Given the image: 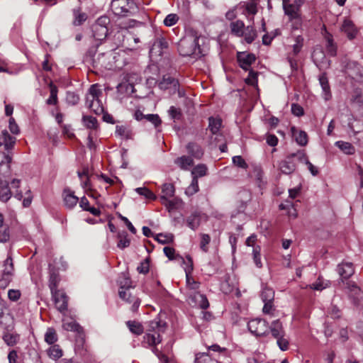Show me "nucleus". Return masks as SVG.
<instances>
[{"instance_id":"f257e3e1","label":"nucleus","mask_w":363,"mask_h":363,"mask_svg":"<svg viewBox=\"0 0 363 363\" xmlns=\"http://www.w3.org/2000/svg\"><path fill=\"white\" fill-rule=\"evenodd\" d=\"M12 157L4 152H0V201L7 202L12 196L9 182L5 179L11 174V162Z\"/></svg>"},{"instance_id":"f03ea898","label":"nucleus","mask_w":363,"mask_h":363,"mask_svg":"<svg viewBox=\"0 0 363 363\" xmlns=\"http://www.w3.org/2000/svg\"><path fill=\"white\" fill-rule=\"evenodd\" d=\"M200 38L189 36L182 39L178 44V52L183 57H191L198 59L204 55L203 49L199 45Z\"/></svg>"},{"instance_id":"7ed1b4c3","label":"nucleus","mask_w":363,"mask_h":363,"mask_svg":"<svg viewBox=\"0 0 363 363\" xmlns=\"http://www.w3.org/2000/svg\"><path fill=\"white\" fill-rule=\"evenodd\" d=\"M167 328V323L156 317L150 321L147 333L143 337L144 342L149 346H155L162 341L161 334L164 333Z\"/></svg>"},{"instance_id":"20e7f679","label":"nucleus","mask_w":363,"mask_h":363,"mask_svg":"<svg viewBox=\"0 0 363 363\" xmlns=\"http://www.w3.org/2000/svg\"><path fill=\"white\" fill-rule=\"evenodd\" d=\"M101 94L102 91L99 84H94L90 86L86 95V104L96 115L104 113V106L99 99Z\"/></svg>"},{"instance_id":"39448f33","label":"nucleus","mask_w":363,"mask_h":363,"mask_svg":"<svg viewBox=\"0 0 363 363\" xmlns=\"http://www.w3.org/2000/svg\"><path fill=\"white\" fill-rule=\"evenodd\" d=\"M249 331L255 336H267L269 334L268 323L262 318L250 320L247 323Z\"/></svg>"},{"instance_id":"423d86ee","label":"nucleus","mask_w":363,"mask_h":363,"mask_svg":"<svg viewBox=\"0 0 363 363\" xmlns=\"http://www.w3.org/2000/svg\"><path fill=\"white\" fill-rule=\"evenodd\" d=\"M345 73L352 80L362 82H363V67L355 61L343 62Z\"/></svg>"},{"instance_id":"0eeeda50","label":"nucleus","mask_w":363,"mask_h":363,"mask_svg":"<svg viewBox=\"0 0 363 363\" xmlns=\"http://www.w3.org/2000/svg\"><path fill=\"white\" fill-rule=\"evenodd\" d=\"M133 3L128 0H112L111 6L115 15L127 16L130 13V9Z\"/></svg>"},{"instance_id":"6e6552de","label":"nucleus","mask_w":363,"mask_h":363,"mask_svg":"<svg viewBox=\"0 0 363 363\" xmlns=\"http://www.w3.org/2000/svg\"><path fill=\"white\" fill-rule=\"evenodd\" d=\"M347 289L352 303L356 306H363V292L354 282H347Z\"/></svg>"},{"instance_id":"1a4fd4ad","label":"nucleus","mask_w":363,"mask_h":363,"mask_svg":"<svg viewBox=\"0 0 363 363\" xmlns=\"http://www.w3.org/2000/svg\"><path fill=\"white\" fill-rule=\"evenodd\" d=\"M125 289V286H121L119 289L118 295L119 297L127 303L132 304L131 311L136 312L140 305V300L135 296L132 295L130 292V289Z\"/></svg>"},{"instance_id":"9d476101","label":"nucleus","mask_w":363,"mask_h":363,"mask_svg":"<svg viewBox=\"0 0 363 363\" xmlns=\"http://www.w3.org/2000/svg\"><path fill=\"white\" fill-rule=\"evenodd\" d=\"M62 328L67 331L75 333L79 338H84V333L83 328L72 318L66 317L63 318Z\"/></svg>"},{"instance_id":"9b49d317","label":"nucleus","mask_w":363,"mask_h":363,"mask_svg":"<svg viewBox=\"0 0 363 363\" xmlns=\"http://www.w3.org/2000/svg\"><path fill=\"white\" fill-rule=\"evenodd\" d=\"M60 294H52V300L55 303L56 308L60 312L64 313L67 309L68 297L65 292L59 290Z\"/></svg>"},{"instance_id":"f8f14e48","label":"nucleus","mask_w":363,"mask_h":363,"mask_svg":"<svg viewBox=\"0 0 363 363\" xmlns=\"http://www.w3.org/2000/svg\"><path fill=\"white\" fill-rule=\"evenodd\" d=\"M256 60L255 55L252 53L238 52V62L240 67L247 71L250 70V67Z\"/></svg>"},{"instance_id":"ddd939ff","label":"nucleus","mask_w":363,"mask_h":363,"mask_svg":"<svg viewBox=\"0 0 363 363\" xmlns=\"http://www.w3.org/2000/svg\"><path fill=\"white\" fill-rule=\"evenodd\" d=\"M337 272L342 280L347 279L354 273L353 264L350 262H342L337 265Z\"/></svg>"},{"instance_id":"4468645a","label":"nucleus","mask_w":363,"mask_h":363,"mask_svg":"<svg viewBox=\"0 0 363 363\" xmlns=\"http://www.w3.org/2000/svg\"><path fill=\"white\" fill-rule=\"evenodd\" d=\"M279 167L283 174H290L296 169V162L291 156L289 155L284 160L280 162Z\"/></svg>"},{"instance_id":"2eb2a0df","label":"nucleus","mask_w":363,"mask_h":363,"mask_svg":"<svg viewBox=\"0 0 363 363\" xmlns=\"http://www.w3.org/2000/svg\"><path fill=\"white\" fill-rule=\"evenodd\" d=\"M186 148L190 157L197 160L201 159L204 154V150L201 146L195 142H189Z\"/></svg>"},{"instance_id":"dca6fc26","label":"nucleus","mask_w":363,"mask_h":363,"mask_svg":"<svg viewBox=\"0 0 363 363\" xmlns=\"http://www.w3.org/2000/svg\"><path fill=\"white\" fill-rule=\"evenodd\" d=\"M341 30L344 32L350 40L354 39L357 34V29L353 22L345 18L342 23Z\"/></svg>"},{"instance_id":"f3484780","label":"nucleus","mask_w":363,"mask_h":363,"mask_svg":"<svg viewBox=\"0 0 363 363\" xmlns=\"http://www.w3.org/2000/svg\"><path fill=\"white\" fill-rule=\"evenodd\" d=\"M1 139L2 141L0 140V146L4 145L5 150L7 151V152L4 153L9 154L11 157L10 150L13 148L16 143V138L10 135L9 133L5 130L2 131V138H0V140Z\"/></svg>"},{"instance_id":"a211bd4d","label":"nucleus","mask_w":363,"mask_h":363,"mask_svg":"<svg viewBox=\"0 0 363 363\" xmlns=\"http://www.w3.org/2000/svg\"><path fill=\"white\" fill-rule=\"evenodd\" d=\"M269 333L274 339L286 333L282 323L279 320H273L270 325H269Z\"/></svg>"},{"instance_id":"6ab92c4d","label":"nucleus","mask_w":363,"mask_h":363,"mask_svg":"<svg viewBox=\"0 0 363 363\" xmlns=\"http://www.w3.org/2000/svg\"><path fill=\"white\" fill-rule=\"evenodd\" d=\"M179 86L177 79L170 76H164L162 79L159 82L158 86L162 90H166L169 88H173L177 90Z\"/></svg>"},{"instance_id":"aec40b11","label":"nucleus","mask_w":363,"mask_h":363,"mask_svg":"<svg viewBox=\"0 0 363 363\" xmlns=\"http://www.w3.org/2000/svg\"><path fill=\"white\" fill-rule=\"evenodd\" d=\"M201 222V213L199 211H194L186 218L187 226L195 231L198 229Z\"/></svg>"},{"instance_id":"412c9836","label":"nucleus","mask_w":363,"mask_h":363,"mask_svg":"<svg viewBox=\"0 0 363 363\" xmlns=\"http://www.w3.org/2000/svg\"><path fill=\"white\" fill-rule=\"evenodd\" d=\"M64 203L68 208H72L77 205L79 199L69 189H65L63 191Z\"/></svg>"},{"instance_id":"4be33fe9","label":"nucleus","mask_w":363,"mask_h":363,"mask_svg":"<svg viewBox=\"0 0 363 363\" xmlns=\"http://www.w3.org/2000/svg\"><path fill=\"white\" fill-rule=\"evenodd\" d=\"M282 4L284 13L288 16L291 20L296 18L298 16V7L296 5L290 4L289 0H282Z\"/></svg>"},{"instance_id":"5701e85b","label":"nucleus","mask_w":363,"mask_h":363,"mask_svg":"<svg viewBox=\"0 0 363 363\" xmlns=\"http://www.w3.org/2000/svg\"><path fill=\"white\" fill-rule=\"evenodd\" d=\"M174 164L181 169L188 171L190 167L194 165V160L190 156L183 155L176 158L174 160Z\"/></svg>"},{"instance_id":"b1692460","label":"nucleus","mask_w":363,"mask_h":363,"mask_svg":"<svg viewBox=\"0 0 363 363\" xmlns=\"http://www.w3.org/2000/svg\"><path fill=\"white\" fill-rule=\"evenodd\" d=\"M319 82L323 90V97L325 101L331 98L330 87L329 85L328 77L325 73L319 77Z\"/></svg>"},{"instance_id":"393cba45","label":"nucleus","mask_w":363,"mask_h":363,"mask_svg":"<svg viewBox=\"0 0 363 363\" xmlns=\"http://www.w3.org/2000/svg\"><path fill=\"white\" fill-rule=\"evenodd\" d=\"M245 26L242 21L237 20L230 23V33L236 37H242Z\"/></svg>"},{"instance_id":"a878e982","label":"nucleus","mask_w":363,"mask_h":363,"mask_svg":"<svg viewBox=\"0 0 363 363\" xmlns=\"http://www.w3.org/2000/svg\"><path fill=\"white\" fill-rule=\"evenodd\" d=\"M242 37L247 44H251L257 38V31L253 26L245 27Z\"/></svg>"},{"instance_id":"bb28decb","label":"nucleus","mask_w":363,"mask_h":363,"mask_svg":"<svg viewBox=\"0 0 363 363\" xmlns=\"http://www.w3.org/2000/svg\"><path fill=\"white\" fill-rule=\"evenodd\" d=\"M175 192L174 186L171 183H165L162 186V195L160 196V201L174 196Z\"/></svg>"},{"instance_id":"cd10ccee","label":"nucleus","mask_w":363,"mask_h":363,"mask_svg":"<svg viewBox=\"0 0 363 363\" xmlns=\"http://www.w3.org/2000/svg\"><path fill=\"white\" fill-rule=\"evenodd\" d=\"M162 204L164 205L169 212H171L175 209H177L182 204V201L178 198H170L166 199L161 201Z\"/></svg>"},{"instance_id":"c85d7f7f","label":"nucleus","mask_w":363,"mask_h":363,"mask_svg":"<svg viewBox=\"0 0 363 363\" xmlns=\"http://www.w3.org/2000/svg\"><path fill=\"white\" fill-rule=\"evenodd\" d=\"M293 136L295 138L296 142L300 146H306L308 143V135L307 133L303 130H295L294 128H292Z\"/></svg>"},{"instance_id":"c756f323","label":"nucleus","mask_w":363,"mask_h":363,"mask_svg":"<svg viewBox=\"0 0 363 363\" xmlns=\"http://www.w3.org/2000/svg\"><path fill=\"white\" fill-rule=\"evenodd\" d=\"M221 125V119L212 116L208 118V129L213 135H216L219 132Z\"/></svg>"},{"instance_id":"7c9ffc66","label":"nucleus","mask_w":363,"mask_h":363,"mask_svg":"<svg viewBox=\"0 0 363 363\" xmlns=\"http://www.w3.org/2000/svg\"><path fill=\"white\" fill-rule=\"evenodd\" d=\"M335 146L347 155H353L355 152L354 146L348 142L339 140L335 143Z\"/></svg>"},{"instance_id":"2f4dec72","label":"nucleus","mask_w":363,"mask_h":363,"mask_svg":"<svg viewBox=\"0 0 363 363\" xmlns=\"http://www.w3.org/2000/svg\"><path fill=\"white\" fill-rule=\"evenodd\" d=\"M207 166L204 164H199L196 165L191 170V175L193 178L202 177L207 173Z\"/></svg>"},{"instance_id":"473e14b6","label":"nucleus","mask_w":363,"mask_h":363,"mask_svg":"<svg viewBox=\"0 0 363 363\" xmlns=\"http://www.w3.org/2000/svg\"><path fill=\"white\" fill-rule=\"evenodd\" d=\"M126 325L130 331L135 335H139L143 333V327L139 322L135 320H128L126 322Z\"/></svg>"},{"instance_id":"72a5a7b5","label":"nucleus","mask_w":363,"mask_h":363,"mask_svg":"<svg viewBox=\"0 0 363 363\" xmlns=\"http://www.w3.org/2000/svg\"><path fill=\"white\" fill-rule=\"evenodd\" d=\"M115 133L121 138L128 140L131 138V130L124 125H116Z\"/></svg>"},{"instance_id":"f704fd0d","label":"nucleus","mask_w":363,"mask_h":363,"mask_svg":"<svg viewBox=\"0 0 363 363\" xmlns=\"http://www.w3.org/2000/svg\"><path fill=\"white\" fill-rule=\"evenodd\" d=\"M194 299L201 309H206L209 307V303L206 296L200 293H196L194 296Z\"/></svg>"},{"instance_id":"c9c22d12","label":"nucleus","mask_w":363,"mask_h":363,"mask_svg":"<svg viewBox=\"0 0 363 363\" xmlns=\"http://www.w3.org/2000/svg\"><path fill=\"white\" fill-rule=\"evenodd\" d=\"M59 281V278L57 274L55 273H51L50 275V279H49V288L51 291V294H60L57 289V284Z\"/></svg>"},{"instance_id":"e433bc0d","label":"nucleus","mask_w":363,"mask_h":363,"mask_svg":"<svg viewBox=\"0 0 363 363\" xmlns=\"http://www.w3.org/2000/svg\"><path fill=\"white\" fill-rule=\"evenodd\" d=\"M330 284V281L325 280L319 277L318 279L311 284V288L316 291H322L328 287Z\"/></svg>"},{"instance_id":"4c0bfd02","label":"nucleus","mask_w":363,"mask_h":363,"mask_svg":"<svg viewBox=\"0 0 363 363\" xmlns=\"http://www.w3.org/2000/svg\"><path fill=\"white\" fill-rule=\"evenodd\" d=\"M50 95L47 99L46 103L48 105H55L57 103V88L52 82L50 84Z\"/></svg>"},{"instance_id":"58836bf2","label":"nucleus","mask_w":363,"mask_h":363,"mask_svg":"<svg viewBox=\"0 0 363 363\" xmlns=\"http://www.w3.org/2000/svg\"><path fill=\"white\" fill-rule=\"evenodd\" d=\"M93 35L97 40H102L106 38L108 35V28L99 27L93 28Z\"/></svg>"},{"instance_id":"ea45409f","label":"nucleus","mask_w":363,"mask_h":363,"mask_svg":"<svg viewBox=\"0 0 363 363\" xmlns=\"http://www.w3.org/2000/svg\"><path fill=\"white\" fill-rule=\"evenodd\" d=\"M326 50L328 54L330 56H335L337 54V47L333 42V37L330 35H328L326 37Z\"/></svg>"},{"instance_id":"a19ab883","label":"nucleus","mask_w":363,"mask_h":363,"mask_svg":"<svg viewBox=\"0 0 363 363\" xmlns=\"http://www.w3.org/2000/svg\"><path fill=\"white\" fill-rule=\"evenodd\" d=\"M48 354L50 358L57 359L62 356V350L59 345H54L48 350Z\"/></svg>"},{"instance_id":"79ce46f5","label":"nucleus","mask_w":363,"mask_h":363,"mask_svg":"<svg viewBox=\"0 0 363 363\" xmlns=\"http://www.w3.org/2000/svg\"><path fill=\"white\" fill-rule=\"evenodd\" d=\"M260 296L263 302L273 301L274 291L272 289L268 287L263 288Z\"/></svg>"},{"instance_id":"37998d69","label":"nucleus","mask_w":363,"mask_h":363,"mask_svg":"<svg viewBox=\"0 0 363 363\" xmlns=\"http://www.w3.org/2000/svg\"><path fill=\"white\" fill-rule=\"evenodd\" d=\"M57 336L55 330L52 328H48L45 334V341L49 345H52L57 342Z\"/></svg>"},{"instance_id":"c03bdc74","label":"nucleus","mask_w":363,"mask_h":363,"mask_svg":"<svg viewBox=\"0 0 363 363\" xmlns=\"http://www.w3.org/2000/svg\"><path fill=\"white\" fill-rule=\"evenodd\" d=\"M3 339L7 345L13 346L18 342L19 335L16 333H6L4 335Z\"/></svg>"},{"instance_id":"a18cd8bd","label":"nucleus","mask_w":363,"mask_h":363,"mask_svg":"<svg viewBox=\"0 0 363 363\" xmlns=\"http://www.w3.org/2000/svg\"><path fill=\"white\" fill-rule=\"evenodd\" d=\"M118 238H120V240L117 244V247L121 250H123L125 247H128L130 245V240L128 238V234L125 231H123V233L118 234Z\"/></svg>"},{"instance_id":"49530a36","label":"nucleus","mask_w":363,"mask_h":363,"mask_svg":"<svg viewBox=\"0 0 363 363\" xmlns=\"http://www.w3.org/2000/svg\"><path fill=\"white\" fill-rule=\"evenodd\" d=\"M135 191L140 196H143L146 199L155 200L157 196L155 194L146 187H138L135 189Z\"/></svg>"},{"instance_id":"de8ad7c7","label":"nucleus","mask_w":363,"mask_h":363,"mask_svg":"<svg viewBox=\"0 0 363 363\" xmlns=\"http://www.w3.org/2000/svg\"><path fill=\"white\" fill-rule=\"evenodd\" d=\"M199 190L198 179L193 178L190 185L186 189L185 193L188 196H192Z\"/></svg>"},{"instance_id":"09e8293b","label":"nucleus","mask_w":363,"mask_h":363,"mask_svg":"<svg viewBox=\"0 0 363 363\" xmlns=\"http://www.w3.org/2000/svg\"><path fill=\"white\" fill-rule=\"evenodd\" d=\"M145 119L151 123L155 128H159L162 124V121L158 114H146Z\"/></svg>"},{"instance_id":"8fccbe9b","label":"nucleus","mask_w":363,"mask_h":363,"mask_svg":"<svg viewBox=\"0 0 363 363\" xmlns=\"http://www.w3.org/2000/svg\"><path fill=\"white\" fill-rule=\"evenodd\" d=\"M150 257H146L143 261H142L139 265L137 267V271L140 274H146L149 272L150 270Z\"/></svg>"},{"instance_id":"3c124183","label":"nucleus","mask_w":363,"mask_h":363,"mask_svg":"<svg viewBox=\"0 0 363 363\" xmlns=\"http://www.w3.org/2000/svg\"><path fill=\"white\" fill-rule=\"evenodd\" d=\"M276 340L277 345L281 351H286L289 349V341L286 336V333L284 335L276 338Z\"/></svg>"},{"instance_id":"603ef678","label":"nucleus","mask_w":363,"mask_h":363,"mask_svg":"<svg viewBox=\"0 0 363 363\" xmlns=\"http://www.w3.org/2000/svg\"><path fill=\"white\" fill-rule=\"evenodd\" d=\"M74 26H80L86 20V14L85 13H82L79 10H74Z\"/></svg>"},{"instance_id":"864d4df0","label":"nucleus","mask_w":363,"mask_h":363,"mask_svg":"<svg viewBox=\"0 0 363 363\" xmlns=\"http://www.w3.org/2000/svg\"><path fill=\"white\" fill-rule=\"evenodd\" d=\"M294 161H298L301 163H306V161H309L305 152L303 150H298L296 152L290 154Z\"/></svg>"},{"instance_id":"5fc2aeb1","label":"nucleus","mask_w":363,"mask_h":363,"mask_svg":"<svg viewBox=\"0 0 363 363\" xmlns=\"http://www.w3.org/2000/svg\"><path fill=\"white\" fill-rule=\"evenodd\" d=\"M294 161H298L301 163H306V161H309L305 152L303 150H298L296 152L290 154Z\"/></svg>"},{"instance_id":"6e6d98bb","label":"nucleus","mask_w":363,"mask_h":363,"mask_svg":"<svg viewBox=\"0 0 363 363\" xmlns=\"http://www.w3.org/2000/svg\"><path fill=\"white\" fill-rule=\"evenodd\" d=\"M13 272V263L11 257H8L4 262V274L11 275Z\"/></svg>"},{"instance_id":"4d7b16f0","label":"nucleus","mask_w":363,"mask_h":363,"mask_svg":"<svg viewBox=\"0 0 363 363\" xmlns=\"http://www.w3.org/2000/svg\"><path fill=\"white\" fill-rule=\"evenodd\" d=\"M10 239L9 228L6 225L0 227V242H6Z\"/></svg>"},{"instance_id":"13d9d810","label":"nucleus","mask_w":363,"mask_h":363,"mask_svg":"<svg viewBox=\"0 0 363 363\" xmlns=\"http://www.w3.org/2000/svg\"><path fill=\"white\" fill-rule=\"evenodd\" d=\"M210 242L211 237L208 234H201L200 248L203 252H207L208 251V245L210 243Z\"/></svg>"},{"instance_id":"bf43d9fd","label":"nucleus","mask_w":363,"mask_h":363,"mask_svg":"<svg viewBox=\"0 0 363 363\" xmlns=\"http://www.w3.org/2000/svg\"><path fill=\"white\" fill-rule=\"evenodd\" d=\"M83 122L88 128L95 129L97 127V120L91 116H84Z\"/></svg>"},{"instance_id":"052dcab7","label":"nucleus","mask_w":363,"mask_h":363,"mask_svg":"<svg viewBox=\"0 0 363 363\" xmlns=\"http://www.w3.org/2000/svg\"><path fill=\"white\" fill-rule=\"evenodd\" d=\"M179 16L176 13H169L164 19V24L167 27L175 25L179 21Z\"/></svg>"},{"instance_id":"680f3d73","label":"nucleus","mask_w":363,"mask_h":363,"mask_svg":"<svg viewBox=\"0 0 363 363\" xmlns=\"http://www.w3.org/2000/svg\"><path fill=\"white\" fill-rule=\"evenodd\" d=\"M351 101L352 103L357 104L359 106L363 105V96L360 89H356L354 90Z\"/></svg>"},{"instance_id":"e2e57ef3","label":"nucleus","mask_w":363,"mask_h":363,"mask_svg":"<svg viewBox=\"0 0 363 363\" xmlns=\"http://www.w3.org/2000/svg\"><path fill=\"white\" fill-rule=\"evenodd\" d=\"M168 114L171 119L176 121L179 120L182 117V111L179 108H177L174 106L169 107L168 110Z\"/></svg>"},{"instance_id":"0e129e2a","label":"nucleus","mask_w":363,"mask_h":363,"mask_svg":"<svg viewBox=\"0 0 363 363\" xmlns=\"http://www.w3.org/2000/svg\"><path fill=\"white\" fill-rule=\"evenodd\" d=\"M232 161L235 166L243 169H247L248 167V164H247L245 160L240 155L233 157Z\"/></svg>"},{"instance_id":"69168bd1","label":"nucleus","mask_w":363,"mask_h":363,"mask_svg":"<svg viewBox=\"0 0 363 363\" xmlns=\"http://www.w3.org/2000/svg\"><path fill=\"white\" fill-rule=\"evenodd\" d=\"M110 23V19L106 16H102L97 18L93 28L102 27L107 28V26Z\"/></svg>"},{"instance_id":"338daca9","label":"nucleus","mask_w":363,"mask_h":363,"mask_svg":"<svg viewBox=\"0 0 363 363\" xmlns=\"http://www.w3.org/2000/svg\"><path fill=\"white\" fill-rule=\"evenodd\" d=\"M248 77L245 79V82L247 84L252 86L257 85V73L250 69Z\"/></svg>"},{"instance_id":"774afa93","label":"nucleus","mask_w":363,"mask_h":363,"mask_svg":"<svg viewBox=\"0 0 363 363\" xmlns=\"http://www.w3.org/2000/svg\"><path fill=\"white\" fill-rule=\"evenodd\" d=\"M209 359L207 352H199L195 355L194 363H208Z\"/></svg>"}]
</instances>
